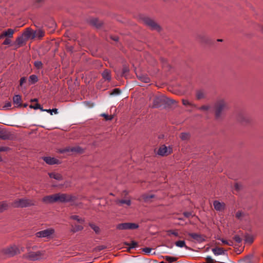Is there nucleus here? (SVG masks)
I'll use <instances>...</instances> for the list:
<instances>
[{
    "mask_svg": "<svg viewBox=\"0 0 263 263\" xmlns=\"http://www.w3.org/2000/svg\"><path fill=\"white\" fill-rule=\"evenodd\" d=\"M29 107L30 108H34L35 109H40L42 111L43 109V108L41 106L40 104H39V103H36L34 105H30L29 106Z\"/></svg>",
    "mask_w": 263,
    "mask_h": 263,
    "instance_id": "nucleus-44",
    "label": "nucleus"
},
{
    "mask_svg": "<svg viewBox=\"0 0 263 263\" xmlns=\"http://www.w3.org/2000/svg\"><path fill=\"white\" fill-rule=\"evenodd\" d=\"M89 227L95 231L96 234H99L100 233V228L93 223H89Z\"/></svg>",
    "mask_w": 263,
    "mask_h": 263,
    "instance_id": "nucleus-25",
    "label": "nucleus"
},
{
    "mask_svg": "<svg viewBox=\"0 0 263 263\" xmlns=\"http://www.w3.org/2000/svg\"><path fill=\"white\" fill-rule=\"evenodd\" d=\"M34 205L35 202L33 200L27 198L16 200L12 203V206L14 208H26Z\"/></svg>",
    "mask_w": 263,
    "mask_h": 263,
    "instance_id": "nucleus-4",
    "label": "nucleus"
},
{
    "mask_svg": "<svg viewBox=\"0 0 263 263\" xmlns=\"http://www.w3.org/2000/svg\"><path fill=\"white\" fill-rule=\"evenodd\" d=\"M54 233V229L51 228L37 232L35 234V235L37 238H45L48 239H50L53 237V235Z\"/></svg>",
    "mask_w": 263,
    "mask_h": 263,
    "instance_id": "nucleus-7",
    "label": "nucleus"
},
{
    "mask_svg": "<svg viewBox=\"0 0 263 263\" xmlns=\"http://www.w3.org/2000/svg\"><path fill=\"white\" fill-rule=\"evenodd\" d=\"M31 34V30L29 28H27L26 31L23 34V35L27 39H28L30 37Z\"/></svg>",
    "mask_w": 263,
    "mask_h": 263,
    "instance_id": "nucleus-42",
    "label": "nucleus"
},
{
    "mask_svg": "<svg viewBox=\"0 0 263 263\" xmlns=\"http://www.w3.org/2000/svg\"><path fill=\"white\" fill-rule=\"evenodd\" d=\"M116 203L120 206L122 205L123 204H125L129 206L131 204V201L129 199L117 200H116Z\"/></svg>",
    "mask_w": 263,
    "mask_h": 263,
    "instance_id": "nucleus-23",
    "label": "nucleus"
},
{
    "mask_svg": "<svg viewBox=\"0 0 263 263\" xmlns=\"http://www.w3.org/2000/svg\"><path fill=\"white\" fill-rule=\"evenodd\" d=\"M55 201L62 203L69 202L75 201L77 199L76 196L70 194L65 193H57L55 194Z\"/></svg>",
    "mask_w": 263,
    "mask_h": 263,
    "instance_id": "nucleus-5",
    "label": "nucleus"
},
{
    "mask_svg": "<svg viewBox=\"0 0 263 263\" xmlns=\"http://www.w3.org/2000/svg\"><path fill=\"white\" fill-rule=\"evenodd\" d=\"M102 116L104 117L106 120H111L112 119V116H109L108 115L103 114L101 115Z\"/></svg>",
    "mask_w": 263,
    "mask_h": 263,
    "instance_id": "nucleus-49",
    "label": "nucleus"
},
{
    "mask_svg": "<svg viewBox=\"0 0 263 263\" xmlns=\"http://www.w3.org/2000/svg\"><path fill=\"white\" fill-rule=\"evenodd\" d=\"M10 149V148L6 146H0V152H6Z\"/></svg>",
    "mask_w": 263,
    "mask_h": 263,
    "instance_id": "nucleus-52",
    "label": "nucleus"
},
{
    "mask_svg": "<svg viewBox=\"0 0 263 263\" xmlns=\"http://www.w3.org/2000/svg\"><path fill=\"white\" fill-rule=\"evenodd\" d=\"M83 229V227L81 225H76L72 230L73 232H76L79 231H81Z\"/></svg>",
    "mask_w": 263,
    "mask_h": 263,
    "instance_id": "nucleus-41",
    "label": "nucleus"
},
{
    "mask_svg": "<svg viewBox=\"0 0 263 263\" xmlns=\"http://www.w3.org/2000/svg\"><path fill=\"white\" fill-rule=\"evenodd\" d=\"M163 104L162 99L159 97H155L153 101V107L158 108Z\"/></svg>",
    "mask_w": 263,
    "mask_h": 263,
    "instance_id": "nucleus-15",
    "label": "nucleus"
},
{
    "mask_svg": "<svg viewBox=\"0 0 263 263\" xmlns=\"http://www.w3.org/2000/svg\"><path fill=\"white\" fill-rule=\"evenodd\" d=\"M129 72V69L126 65H124L122 68L121 76L122 77H126Z\"/></svg>",
    "mask_w": 263,
    "mask_h": 263,
    "instance_id": "nucleus-27",
    "label": "nucleus"
},
{
    "mask_svg": "<svg viewBox=\"0 0 263 263\" xmlns=\"http://www.w3.org/2000/svg\"><path fill=\"white\" fill-rule=\"evenodd\" d=\"M237 120L241 123H247L250 121L248 116L242 114H240L238 116Z\"/></svg>",
    "mask_w": 263,
    "mask_h": 263,
    "instance_id": "nucleus-20",
    "label": "nucleus"
},
{
    "mask_svg": "<svg viewBox=\"0 0 263 263\" xmlns=\"http://www.w3.org/2000/svg\"><path fill=\"white\" fill-rule=\"evenodd\" d=\"M215 117L216 120L222 118L224 112L229 109L228 103L223 99L217 100L214 104Z\"/></svg>",
    "mask_w": 263,
    "mask_h": 263,
    "instance_id": "nucleus-1",
    "label": "nucleus"
},
{
    "mask_svg": "<svg viewBox=\"0 0 263 263\" xmlns=\"http://www.w3.org/2000/svg\"><path fill=\"white\" fill-rule=\"evenodd\" d=\"M139 228V225L135 223L125 222L116 226V229L119 230H134Z\"/></svg>",
    "mask_w": 263,
    "mask_h": 263,
    "instance_id": "nucleus-8",
    "label": "nucleus"
},
{
    "mask_svg": "<svg viewBox=\"0 0 263 263\" xmlns=\"http://www.w3.org/2000/svg\"><path fill=\"white\" fill-rule=\"evenodd\" d=\"M24 250V247H20L15 244H13L2 249L0 253L2 256L5 257H11L21 253Z\"/></svg>",
    "mask_w": 263,
    "mask_h": 263,
    "instance_id": "nucleus-2",
    "label": "nucleus"
},
{
    "mask_svg": "<svg viewBox=\"0 0 263 263\" xmlns=\"http://www.w3.org/2000/svg\"><path fill=\"white\" fill-rule=\"evenodd\" d=\"M11 43V41L10 39L7 38L5 39V40L3 42V45H9Z\"/></svg>",
    "mask_w": 263,
    "mask_h": 263,
    "instance_id": "nucleus-50",
    "label": "nucleus"
},
{
    "mask_svg": "<svg viewBox=\"0 0 263 263\" xmlns=\"http://www.w3.org/2000/svg\"><path fill=\"white\" fill-rule=\"evenodd\" d=\"M243 215V213L240 211L237 212L236 214V217L238 219H240Z\"/></svg>",
    "mask_w": 263,
    "mask_h": 263,
    "instance_id": "nucleus-51",
    "label": "nucleus"
},
{
    "mask_svg": "<svg viewBox=\"0 0 263 263\" xmlns=\"http://www.w3.org/2000/svg\"><path fill=\"white\" fill-rule=\"evenodd\" d=\"M48 175L50 178L54 179L58 181H61L63 179V176L61 174L56 172L49 173Z\"/></svg>",
    "mask_w": 263,
    "mask_h": 263,
    "instance_id": "nucleus-16",
    "label": "nucleus"
},
{
    "mask_svg": "<svg viewBox=\"0 0 263 263\" xmlns=\"http://www.w3.org/2000/svg\"><path fill=\"white\" fill-rule=\"evenodd\" d=\"M228 243H229V244H227V245L230 246H233V243L232 241H231V240L228 241Z\"/></svg>",
    "mask_w": 263,
    "mask_h": 263,
    "instance_id": "nucleus-61",
    "label": "nucleus"
},
{
    "mask_svg": "<svg viewBox=\"0 0 263 263\" xmlns=\"http://www.w3.org/2000/svg\"><path fill=\"white\" fill-rule=\"evenodd\" d=\"M43 32H42V31H40V35H39V36H43Z\"/></svg>",
    "mask_w": 263,
    "mask_h": 263,
    "instance_id": "nucleus-63",
    "label": "nucleus"
},
{
    "mask_svg": "<svg viewBox=\"0 0 263 263\" xmlns=\"http://www.w3.org/2000/svg\"><path fill=\"white\" fill-rule=\"evenodd\" d=\"M59 153L61 154H68L71 155L73 154H82L83 153L84 150L79 146H68L63 148H60L58 150Z\"/></svg>",
    "mask_w": 263,
    "mask_h": 263,
    "instance_id": "nucleus-6",
    "label": "nucleus"
},
{
    "mask_svg": "<svg viewBox=\"0 0 263 263\" xmlns=\"http://www.w3.org/2000/svg\"><path fill=\"white\" fill-rule=\"evenodd\" d=\"M120 92V90L118 88H115L113 90V92L112 94H119Z\"/></svg>",
    "mask_w": 263,
    "mask_h": 263,
    "instance_id": "nucleus-56",
    "label": "nucleus"
},
{
    "mask_svg": "<svg viewBox=\"0 0 263 263\" xmlns=\"http://www.w3.org/2000/svg\"><path fill=\"white\" fill-rule=\"evenodd\" d=\"M43 111H46L47 112H49L50 114V115H52V113L54 112L55 114H57L58 113V109L57 108H53L52 109H43Z\"/></svg>",
    "mask_w": 263,
    "mask_h": 263,
    "instance_id": "nucleus-39",
    "label": "nucleus"
},
{
    "mask_svg": "<svg viewBox=\"0 0 263 263\" xmlns=\"http://www.w3.org/2000/svg\"><path fill=\"white\" fill-rule=\"evenodd\" d=\"M210 106L208 105H203L201 107H197V109L203 111H208L210 109Z\"/></svg>",
    "mask_w": 263,
    "mask_h": 263,
    "instance_id": "nucleus-40",
    "label": "nucleus"
},
{
    "mask_svg": "<svg viewBox=\"0 0 263 263\" xmlns=\"http://www.w3.org/2000/svg\"><path fill=\"white\" fill-rule=\"evenodd\" d=\"M212 251L214 254L216 256L223 255L225 253L226 250H224L222 248L216 247L213 248Z\"/></svg>",
    "mask_w": 263,
    "mask_h": 263,
    "instance_id": "nucleus-17",
    "label": "nucleus"
},
{
    "mask_svg": "<svg viewBox=\"0 0 263 263\" xmlns=\"http://www.w3.org/2000/svg\"><path fill=\"white\" fill-rule=\"evenodd\" d=\"M233 239L237 243H240L242 241V239L237 235H236L233 237Z\"/></svg>",
    "mask_w": 263,
    "mask_h": 263,
    "instance_id": "nucleus-47",
    "label": "nucleus"
},
{
    "mask_svg": "<svg viewBox=\"0 0 263 263\" xmlns=\"http://www.w3.org/2000/svg\"><path fill=\"white\" fill-rule=\"evenodd\" d=\"M137 78L139 80H140L141 82H143L144 83H148L150 82V79L146 75H144V74L137 75Z\"/></svg>",
    "mask_w": 263,
    "mask_h": 263,
    "instance_id": "nucleus-22",
    "label": "nucleus"
},
{
    "mask_svg": "<svg viewBox=\"0 0 263 263\" xmlns=\"http://www.w3.org/2000/svg\"><path fill=\"white\" fill-rule=\"evenodd\" d=\"M163 258L166 261H168V262H170V263L175 261L177 259V258H176V257H172V256H165L163 257Z\"/></svg>",
    "mask_w": 263,
    "mask_h": 263,
    "instance_id": "nucleus-32",
    "label": "nucleus"
},
{
    "mask_svg": "<svg viewBox=\"0 0 263 263\" xmlns=\"http://www.w3.org/2000/svg\"><path fill=\"white\" fill-rule=\"evenodd\" d=\"M34 66H35V67L37 68V69H41L42 68L43 64L41 61H35L34 63Z\"/></svg>",
    "mask_w": 263,
    "mask_h": 263,
    "instance_id": "nucleus-45",
    "label": "nucleus"
},
{
    "mask_svg": "<svg viewBox=\"0 0 263 263\" xmlns=\"http://www.w3.org/2000/svg\"><path fill=\"white\" fill-rule=\"evenodd\" d=\"M42 201L46 204L53 203L56 202L55 194L46 196L42 198Z\"/></svg>",
    "mask_w": 263,
    "mask_h": 263,
    "instance_id": "nucleus-13",
    "label": "nucleus"
},
{
    "mask_svg": "<svg viewBox=\"0 0 263 263\" xmlns=\"http://www.w3.org/2000/svg\"><path fill=\"white\" fill-rule=\"evenodd\" d=\"M26 82V78L25 77H22L20 79V85L22 86L23 84Z\"/></svg>",
    "mask_w": 263,
    "mask_h": 263,
    "instance_id": "nucleus-53",
    "label": "nucleus"
},
{
    "mask_svg": "<svg viewBox=\"0 0 263 263\" xmlns=\"http://www.w3.org/2000/svg\"><path fill=\"white\" fill-rule=\"evenodd\" d=\"M125 245L129 246L130 249L135 248L138 246L137 242L135 241H132L130 243H126Z\"/></svg>",
    "mask_w": 263,
    "mask_h": 263,
    "instance_id": "nucleus-43",
    "label": "nucleus"
},
{
    "mask_svg": "<svg viewBox=\"0 0 263 263\" xmlns=\"http://www.w3.org/2000/svg\"><path fill=\"white\" fill-rule=\"evenodd\" d=\"M152 250V248H147V247L144 248L142 249V251L144 252L145 254L150 253Z\"/></svg>",
    "mask_w": 263,
    "mask_h": 263,
    "instance_id": "nucleus-48",
    "label": "nucleus"
},
{
    "mask_svg": "<svg viewBox=\"0 0 263 263\" xmlns=\"http://www.w3.org/2000/svg\"><path fill=\"white\" fill-rule=\"evenodd\" d=\"M28 81L30 84H33L37 82L38 78L36 75L32 74L29 76Z\"/></svg>",
    "mask_w": 263,
    "mask_h": 263,
    "instance_id": "nucleus-26",
    "label": "nucleus"
},
{
    "mask_svg": "<svg viewBox=\"0 0 263 263\" xmlns=\"http://www.w3.org/2000/svg\"><path fill=\"white\" fill-rule=\"evenodd\" d=\"M205 260L206 262L205 263H216V261L209 256L205 258Z\"/></svg>",
    "mask_w": 263,
    "mask_h": 263,
    "instance_id": "nucleus-46",
    "label": "nucleus"
},
{
    "mask_svg": "<svg viewBox=\"0 0 263 263\" xmlns=\"http://www.w3.org/2000/svg\"><path fill=\"white\" fill-rule=\"evenodd\" d=\"M4 32V35L6 36H7L8 37H12L13 34L14 33V30L12 29H8L6 31L3 32Z\"/></svg>",
    "mask_w": 263,
    "mask_h": 263,
    "instance_id": "nucleus-28",
    "label": "nucleus"
},
{
    "mask_svg": "<svg viewBox=\"0 0 263 263\" xmlns=\"http://www.w3.org/2000/svg\"><path fill=\"white\" fill-rule=\"evenodd\" d=\"M172 152V148L166 147L165 145L161 146L157 152V154L161 156H167Z\"/></svg>",
    "mask_w": 263,
    "mask_h": 263,
    "instance_id": "nucleus-10",
    "label": "nucleus"
},
{
    "mask_svg": "<svg viewBox=\"0 0 263 263\" xmlns=\"http://www.w3.org/2000/svg\"><path fill=\"white\" fill-rule=\"evenodd\" d=\"M217 239L218 240H221V242H222L223 243H224V244H226V245L229 244V243H228V241H227V240H225V239H224L220 238H219H219H217Z\"/></svg>",
    "mask_w": 263,
    "mask_h": 263,
    "instance_id": "nucleus-55",
    "label": "nucleus"
},
{
    "mask_svg": "<svg viewBox=\"0 0 263 263\" xmlns=\"http://www.w3.org/2000/svg\"><path fill=\"white\" fill-rule=\"evenodd\" d=\"M90 23L92 25L96 26L97 28H99L102 25V23L97 18L92 19L90 21Z\"/></svg>",
    "mask_w": 263,
    "mask_h": 263,
    "instance_id": "nucleus-29",
    "label": "nucleus"
},
{
    "mask_svg": "<svg viewBox=\"0 0 263 263\" xmlns=\"http://www.w3.org/2000/svg\"><path fill=\"white\" fill-rule=\"evenodd\" d=\"M111 38L112 40H113L115 41H118V37L117 36L111 37Z\"/></svg>",
    "mask_w": 263,
    "mask_h": 263,
    "instance_id": "nucleus-60",
    "label": "nucleus"
},
{
    "mask_svg": "<svg viewBox=\"0 0 263 263\" xmlns=\"http://www.w3.org/2000/svg\"><path fill=\"white\" fill-rule=\"evenodd\" d=\"M4 37H5V36L4 35V32H3V33L1 34V35H0V39H3Z\"/></svg>",
    "mask_w": 263,
    "mask_h": 263,
    "instance_id": "nucleus-62",
    "label": "nucleus"
},
{
    "mask_svg": "<svg viewBox=\"0 0 263 263\" xmlns=\"http://www.w3.org/2000/svg\"><path fill=\"white\" fill-rule=\"evenodd\" d=\"M31 102H37V99H31Z\"/></svg>",
    "mask_w": 263,
    "mask_h": 263,
    "instance_id": "nucleus-64",
    "label": "nucleus"
},
{
    "mask_svg": "<svg viewBox=\"0 0 263 263\" xmlns=\"http://www.w3.org/2000/svg\"><path fill=\"white\" fill-rule=\"evenodd\" d=\"M0 138L3 140H8L10 138V134L0 128Z\"/></svg>",
    "mask_w": 263,
    "mask_h": 263,
    "instance_id": "nucleus-21",
    "label": "nucleus"
},
{
    "mask_svg": "<svg viewBox=\"0 0 263 263\" xmlns=\"http://www.w3.org/2000/svg\"><path fill=\"white\" fill-rule=\"evenodd\" d=\"M144 24L152 30H155L158 31H160L161 28L160 26L157 24L153 20L145 17L143 19Z\"/></svg>",
    "mask_w": 263,
    "mask_h": 263,
    "instance_id": "nucleus-9",
    "label": "nucleus"
},
{
    "mask_svg": "<svg viewBox=\"0 0 263 263\" xmlns=\"http://www.w3.org/2000/svg\"><path fill=\"white\" fill-rule=\"evenodd\" d=\"M22 98L19 95H15L13 98V102L15 107H18L22 106Z\"/></svg>",
    "mask_w": 263,
    "mask_h": 263,
    "instance_id": "nucleus-14",
    "label": "nucleus"
},
{
    "mask_svg": "<svg viewBox=\"0 0 263 263\" xmlns=\"http://www.w3.org/2000/svg\"><path fill=\"white\" fill-rule=\"evenodd\" d=\"M175 245L180 248L184 247L185 249H187L188 247L186 246L185 242L184 240H178L175 242Z\"/></svg>",
    "mask_w": 263,
    "mask_h": 263,
    "instance_id": "nucleus-31",
    "label": "nucleus"
},
{
    "mask_svg": "<svg viewBox=\"0 0 263 263\" xmlns=\"http://www.w3.org/2000/svg\"><path fill=\"white\" fill-rule=\"evenodd\" d=\"M25 40L23 36L18 37L16 40V42L19 46H22Z\"/></svg>",
    "mask_w": 263,
    "mask_h": 263,
    "instance_id": "nucleus-36",
    "label": "nucleus"
},
{
    "mask_svg": "<svg viewBox=\"0 0 263 263\" xmlns=\"http://www.w3.org/2000/svg\"><path fill=\"white\" fill-rule=\"evenodd\" d=\"M180 138L182 140H187L190 138V134L187 133H182L180 134Z\"/></svg>",
    "mask_w": 263,
    "mask_h": 263,
    "instance_id": "nucleus-33",
    "label": "nucleus"
},
{
    "mask_svg": "<svg viewBox=\"0 0 263 263\" xmlns=\"http://www.w3.org/2000/svg\"><path fill=\"white\" fill-rule=\"evenodd\" d=\"M183 215L187 217V218H189L191 216H192V213L191 212H185L183 213Z\"/></svg>",
    "mask_w": 263,
    "mask_h": 263,
    "instance_id": "nucleus-54",
    "label": "nucleus"
},
{
    "mask_svg": "<svg viewBox=\"0 0 263 263\" xmlns=\"http://www.w3.org/2000/svg\"><path fill=\"white\" fill-rule=\"evenodd\" d=\"M102 76L105 80L110 81L111 79L110 71L108 69H105L102 73Z\"/></svg>",
    "mask_w": 263,
    "mask_h": 263,
    "instance_id": "nucleus-18",
    "label": "nucleus"
},
{
    "mask_svg": "<svg viewBox=\"0 0 263 263\" xmlns=\"http://www.w3.org/2000/svg\"><path fill=\"white\" fill-rule=\"evenodd\" d=\"M213 206L216 210L220 211L224 209V204L215 200L213 202Z\"/></svg>",
    "mask_w": 263,
    "mask_h": 263,
    "instance_id": "nucleus-19",
    "label": "nucleus"
},
{
    "mask_svg": "<svg viewBox=\"0 0 263 263\" xmlns=\"http://www.w3.org/2000/svg\"><path fill=\"white\" fill-rule=\"evenodd\" d=\"M204 97V93L201 90L198 91L196 93V98L198 100L203 99Z\"/></svg>",
    "mask_w": 263,
    "mask_h": 263,
    "instance_id": "nucleus-37",
    "label": "nucleus"
},
{
    "mask_svg": "<svg viewBox=\"0 0 263 263\" xmlns=\"http://www.w3.org/2000/svg\"><path fill=\"white\" fill-rule=\"evenodd\" d=\"M70 219L77 221L78 223L83 224L85 222L84 218L79 217L78 215H72L70 216Z\"/></svg>",
    "mask_w": 263,
    "mask_h": 263,
    "instance_id": "nucleus-24",
    "label": "nucleus"
},
{
    "mask_svg": "<svg viewBox=\"0 0 263 263\" xmlns=\"http://www.w3.org/2000/svg\"><path fill=\"white\" fill-rule=\"evenodd\" d=\"M45 250H40L36 252L30 251L24 254L23 257L30 261H36L42 259L45 256Z\"/></svg>",
    "mask_w": 263,
    "mask_h": 263,
    "instance_id": "nucleus-3",
    "label": "nucleus"
},
{
    "mask_svg": "<svg viewBox=\"0 0 263 263\" xmlns=\"http://www.w3.org/2000/svg\"><path fill=\"white\" fill-rule=\"evenodd\" d=\"M167 234L168 236H170L171 235H173L176 237L179 236V234H178L177 230H175V231L172 230H168V231H167Z\"/></svg>",
    "mask_w": 263,
    "mask_h": 263,
    "instance_id": "nucleus-35",
    "label": "nucleus"
},
{
    "mask_svg": "<svg viewBox=\"0 0 263 263\" xmlns=\"http://www.w3.org/2000/svg\"><path fill=\"white\" fill-rule=\"evenodd\" d=\"M43 159L47 164L49 165L58 164L60 163V161L54 157H44L43 158Z\"/></svg>",
    "mask_w": 263,
    "mask_h": 263,
    "instance_id": "nucleus-12",
    "label": "nucleus"
},
{
    "mask_svg": "<svg viewBox=\"0 0 263 263\" xmlns=\"http://www.w3.org/2000/svg\"><path fill=\"white\" fill-rule=\"evenodd\" d=\"M182 104H183V105H184V106L197 107V106L195 104H194V103H193L191 102H190L188 100L182 99Z\"/></svg>",
    "mask_w": 263,
    "mask_h": 263,
    "instance_id": "nucleus-30",
    "label": "nucleus"
},
{
    "mask_svg": "<svg viewBox=\"0 0 263 263\" xmlns=\"http://www.w3.org/2000/svg\"><path fill=\"white\" fill-rule=\"evenodd\" d=\"M235 187L237 190H238L240 189V186L239 185L238 183H236L235 184Z\"/></svg>",
    "mask_w": 263,
    "mask_h": 263,
    "instance_id": "nucleus-59",
    "label": "nucleus"
},
{
    "mask_svg": "<svg viewBox=\"0 0 263 263\" xmlns=\"http://www.w3.org/2000/svg\"><path fill=\"white\" fill-rule=\"evenodd\" d=\"M188 235L198 243H201L205 241V236L198 233H189Z\"/></svg>",
    "mask_w": 263,
    "mask_h": 263,
    "instance_id": "nucleus-11",
    "label": "nucleus"
},
{
    "mask_svg": "<svg viewBox=\"0 0 263 263\" xmlns=\"http://www.w3.org/2000/svg\"><path fill=\"white\" fill-rule=\"evenodd\" d=\"M8 208V204L5 202L0 203V213L6 210Z\"/></svg>",
    "mask_w": 263,
    "mask_h": 263,
    "instance_id": "nucleus-34",
    "label": "nucleus"
},
{
    "mask_svg": "<svg viewBox=\"0 0 263 263\" xmlns=\"http://www.w3.org/2000/svg\"><path fill=\"white\" fill-rule=\"evenodd\" d=\"M154 197V195H151L149 196H145L144 197V199L145 200H147L148 199L152 198Z\"/></svg>",
    "mask_w": 263,
    "mask_h": 263,
    "instance_id": "nucleus-58",
    "label": "nucleus"
},
{
    "mask_svg": "<svg viewBox=\"0 0 263 263\" xmlns=\"http://www.w3.org/2000/svg\"><path fill=\"white\" fill-rule=\"evenodd\" d=\"M45 0H33V4L36 7H39L42 5Z\"/></svg>",
    "mask_w": 263,
    "mask_h": 263,
    "instance_id": "nucleus-38",
    "label": "nucleus"
},
{
    "mask_svg": "<svg viewBox=\"0 0 263 263\" xmlns=\"http://www.w3.org/2000/svg\"><path fill=\"white\" fill-rule=\"evenodd\" d=\"M11 106V103L10 102H7L5 103L4 108H9Z\"/></svg>",
    "mask_w": 263,
    "mask_h": 263,
    "instance_id": "nucleus-57",
    "label": "nucleus"
}]
</instances>
